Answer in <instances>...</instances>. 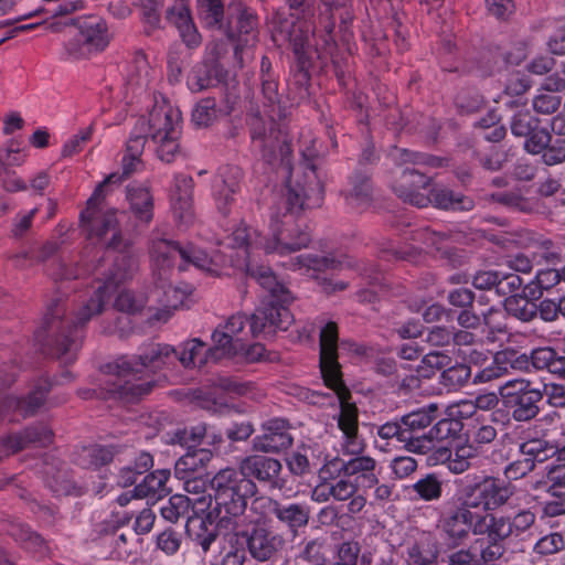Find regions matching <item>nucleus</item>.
Instances as JSON below:
<instances>
[{
    "label": "nucleus",
    "instance_id": "11",
    "mask_svg": "<svg viewBox=\"0 0 565 565\" xmlns=\"http://www.w3.org/2000/svg\"><path fill=\"white\" fill-rule=\"evenodd\" d=\"M248 124L252 142L262 152L264 160L269 163L278 158L282 162L287 161L291 152L290 143L273 116L265 118L256 113L250 116Z\"/></svg>",
    "mask_w": 565,
    "mask_h": 565
},
{
    "label": "nucleus",
    "instance_id": "55",
    "mask_svg": "<svg viewBox=\"0 0 565 565\" xmlns=\"http://www.w3.org/2000/svg\"><path fill=\"white\" fill-rule=\"evenodd\" d=\"M191 509L192 503L186 495L174 494L160 508V513L164 520L177 523L180 518H188Z\"/></svg>",
    "mask_w": 565,
    "mask_h": 565
},
{
    "label": "nucleus",
    "instance_id": "18",
    "mask_svg": "<svg viewBox=\"0 0 565 565\" xmlns=\"http://www.w3.org/2000/svg\"><path fill=\"white\" fill-rule=\"evenodd\" d=\"M153 262V284L154 288L151 296L166 308L177 309L186 295L192 292V287L185 285L184 288L172 285L173 266L158 264Z\"/></svg>",
    "mask_w": 565,
    "mask_h": 565
},
{
    "label": "nucleus",
    "instance_id": "7",
    "mask_svg": "<svg viewBox=\"0 0 565 565\" xmlns=\"http://www.w3.org/2000/svg\"><path fill=\"white\" fill-rule=\"evenodd\" d=\"M211 488L215 502L213 512L221 524L243 515L248 498L256 492L254 481L231 468L218 471L211 480Z\"/></svg>",
    "mask_w": 565,
    "mask_h": 565
},
{
    "label": "nucleus",
    "instance_id": "14",
    "mask_svg": "<svg viewBox=\"0 0 565 565\" xmlns=\"http://www.w3.org/2000/svg\"><path fill=\"white\" fill-rule=\"evenodd\" d=\"M512 495L510 486L499 479L487 477L479 482L466 486L456 499L470 511L482 509L483 513H489L507 504Z\"/></svg>",
    "mask_w": 565,
    "mask_h": 565
},
{
    "label": "nucleus",
    "instance_id": "57",
    "mask_svg": "<svg viewBox=\"0 0 565 565\" xmlns=\"http://www.w3.org/2000/svg\"><path fill=\"white\" fill-rule=\"evenodd\" d=\"M221 116L214 98L201 99L193 109L192 121L198 127H207Z\"/></svg>",
    "mask_w": 565,
    "mask_h": 565
},
{
    "label": "nucleus",
    "instance_id": "1",
    "mask_svg": "<svg viewBox=\"0 0 565 565\" xmlns=\"http://www.w3.org/2000/svg\"><path fill=\"white\" fill-rule=\"evenodd\" d=\"M104 198L87 201V209L82 212L81 221L89 237L105 242L108 250L117 252L111 266L97 277L99 285L94 296L77 311L74 319L65 318L66 306L62 298L53 299L46 308L42 326L35 332V341L43 353L68 364L75 361L79 348L78 329L94 316L104 310L106 301L120 284L131 279L137 270V259L131 250V242L122 237L115 211L97 209V202Z\"/></svg>",
    "mask_w": 565,
    "mask_h": 565
},
{
    "label": "nucleus",
    "instance_id": "5",
    "mask_svg": "<svg viewBox=\"0 0 565 565\" xmlns=\"http://www.w3.org/2000/svg\"><path fill=\"white\" fill-rule=\"evenodd\" d=\"M338 324L327 322L319 333V365L326 385L334 391L340 402L338 426L344 435L343 454H363L365 444L359 438L358 408L350 403V391L342 380L341 365L338 361Z\"/></svg>",
    "mask_w": 565,
    "mask_h": 565
},
{
    "label": "nucleus",
    "instance_id": "6",
    "mask_svg": "<svg viewBox=\"0 0 565 565\" xmlns=\"http://www.w3.org/2000/svg\"><path fill=\"white\" fill-rule=\"evenodd\" d=\"M145 124L146 141L148 138L154 145V152L159 160L171 163L181 153V113L169 104L156 105L149 118L140 117L136 125Z\"/></svg>",
    "mask_w": 565,
    "mask_h": 565
},
{
    "label": "nucleus",
    "instance_id": "44",
    "mask_svg": "<svg viewBox=\"0 0 565 565\" xmlns=\"http://www.w3.org/2000/svg\"><path fill=\"white\" fill-rule=\"evenodd\" d=\"M342 266V262L331 256L319 255H299L290 260V267L295 270H305L306 273L326 271L337 269Z\"/></svg>",
    "mask_w": 565,
    "mask_h": 565
},
{
    "label": "nucleus",
    "instance_id": "16",
    "mask_svg": "<svg viewBox=\"0 0 565 565\" xmlns=\"http://www.w3.org/2000/svg\"><path fill=\"white\" fill-rule=\"evenodd\" d=\"M145 127V124L135 125L130 137L127 140L124 157L121 159V173L114 172L98 184L93 193V200H96L102 195L106 185L120 183L142 167L141 154L146 146Z\"/></svg>",
    "mask_w": 565,
    "mask_h": 565
},
{
    "label": "nucleus",
    "instance_id": "45",
    "mask_svg": "<svg viewBox=\"0 0 565 565\" xmlns=\"http://www.w3.org/2000/svg\"><path fill=\"white\" fill-rule=\"evenodd\" d=\"M199 17L204 26L211 30H223L224 6L221 0H198Z\"/></svg>",
    "mask_w": 565,
    "mask_h": 565
},
{
    "label": "nucleus",
    "instance_id": "43",
    "mask_svg": "<svg viewBox=\"0 0 565 565\" xmlns=\"http://www.w3.org/2000/svg\"><path fill=\"white\" fill-rule=\"evenodd\" d=\"M245 561L246 550L238 533L234 532L228 535L211 565H244Z\"/></svg>",
    "mask_w": 565,
    "mask_h": 565
},
{
    "label": "nucleus",
    "instance_id": "60",
    "mask_svg": "<svg viewBox=\"0 0 565 565\" xmlns=\"http://www.w3.org/2000/svg\"><path fill=\"white\" fill-rule=\"evenodd\" d=\"M46 484L56 495H68L75 489L74 481L66 470L57 469L56 472L46 470Z\"/></svg>",
    "mask_w": 565,
    "mask_h": 565
},
{
    "label": "nucleus",
    "instance_id": "37",
    "mask_svg": "<svg viewBox=\"0 0 565 565\" xmlns=\"http://www.w3.org/2000/svg\"><path fill=\"white\" fill-rule=\"evenodd\" d=\"M127 199L132 212L139 220L147 223L151 221L153 198L147 186L129 185L127 188Z\"/></svg>",
    "mask_w": 565,
    "mask_h": 565
},
{
    "label": "nucleus",
    "instance_id": "19",
    "mask_svg": "<svg viewBox=\"0 0 565 565\" xmlns=\"http://www.w3.org/2000/svg\"><path fill=\"white\" fill-rule=\"evenodd\" d=\"M512 371L527 372L526 353L513 349L501 350L493 355L491 364L475 375L473 383H488L509 375Z\"/></svg>",
    "mask_w": 565,
    "mask_h": 565
},
{
    "label": "nucleus",
    "instance_id": "56",
    "mask_svg": "<svg viewBox=\"0 0 565 565\" xmlns=\"http://www.w3.org/2000/svg\"><path fill=\"white\" fill-rule=\"evenodd\" d=\"M540 119L529 109L516 110L510 119V129L513 136L525 138L539 128Z\"/></svg>",
    "mask_w": 565,
    "mask_h": 565
},
{
    "label": "nucleus",
    "instance_id": "61",
    "mask_svg": "<svg viewBox=\"0 0 565 565\" xmlns=\"http://www.w3.org/2000/svg\"><path fill=\"white\" fill-rule=\"evenodd\" d=\"M478 456V449L472 444L457 447L452 459L449 460L448 469L452 473H462L470 467V459Z\"/></svg>",
    "mask_w": 565,
    "mask_h": 565
},
{
    "label": "nucleus",
    "instance_id": "23",
    "mask_svg": "<svg viewBox=\"0 0 565 565\" xmlns=\"http://www.w3.org/2000/svg\"><path fill=\"white\" fill-rule=\"evenodd\" d=\"M52 430L46 426H31L21 433L3 438L2 448L8 454H14L29 446L46 447L52 443Z\"/></svg>",
    "mask_w": 565,
    "mask_h": 565
},
{
    "label": "nucleus",
    "instance_id": "28",
    "mask_svg": "<svg viewBox=\"0 0 565 565\" xmlns=\"http://www.w3.org/2000/svg\"><path fill=\"white\" fill-rule=\"evenodd\" d=\"M213 513L212 511L205 516L198 514L188 516L185 523V533L205 553L218 535L217 525L212 519Z\"/></svg>",
    "mask_w": 565,
    "mask_h": 565
},
{
    "label": "nucleus",
    "instance_id": "31",
    "mask_svg": "<svg viewBox=\"0 0 565 565\" xmlns=\"http://www.w3.org/2000/svg\"><path fill=\"white\" fill-rule=\"evenodd\" d=\"M212 457L213 454L210 449L189 446L188 451L177 460L174 473L179 479H186L194 473H201Z\"/></svg>",
    "mask_w": 565,
    "mask_h": 565
},
{
    "label": "nucleus",
    "instance_id": "39",
    "mask_svg": "<svg viewBox=\"0 0 565 565\" xmlns=\"http://www.w3.org/2000/svg\"><path fill=\"white\" fill-rule=\"evenodd\" d=\"M152 73H154V71L150 67L146 55L143 53H137L129 66L127 86L132 93L146 90L151 83Z\"/></svg>",
    "mask_w": 565,
    "mask_h": 565
},
{
    "label": "nucleus",
    "instance_id": "17",
    "mask_svg": "<svg viewBox=\"0 0 565 565\" xmlns=\"http://www.w3.org/2000/svg\"><path fill=\"white\" fill-rule=\"evenodd\" d=\"M241 477L257 480L269 489H282L285 479L281 477V462L264 455H250L244 457L238 463Z\"/></svg>",
    "mask_w": 565,
    "mask_h": 565
},
{
    "label": "nucleus",
    "instance_id": "21",
    "mask_svg": "<svg viewBox=\"0 0 565 565\" xmlns=\"http://www.w3.org/2000/svg\"><path fill=\"white\" fill-rule=\"evenodd\" d=\"M193 179L190 175L178 174L171 189V206L174 217L180 225L188 226L193 222Z\"/></svg>",
    "mask_w": 565,
    "mask_h": 565
},
{
    "label": "nucleus",
    "instance_id": "4",
    "mask_svg": "<svg viewBox=\"0 0 565 565\" xmlns=\"http://www.w3.org/2000/svg\"><path fill=\"white\" fill-rule=\"evenodd\" d=\"M177 350L166 343H148L141 348V353L134 356H120L108 363L106 373L114 379L107 383L106 392L109 398L124 403H135L150 393L152 381L143 380L147 370H158L173 363Z\"/></svg>",
    "mask_w": 565,
    "mask_h": 565
},
{
    "label": "nucleus",
    "instance_id": "34",
    "mask_svg": "<svg viewBox=\"0 0 565 565\" xmlns=\"http://www.w3.org/2000/svg\"><path fill=\"white\" fill-rule=\"evenodd\" d=\"M76 23V34L92 52L100 51L108 44L106 26L98 18L78 19Z\"/></svg>",
    "mask_w": 565,
    "mask_h": 565
},
{
    "label": "nucleus",
    "instance_id": "13",
    "mask_svg": "<svg viewBox=\"0 0 565 565\" xmlns=\"http://www.w3.org/2000/svg\"><path fill=\"white\" fill-rule=\"evenodd\" d=\"M225 33L230 41H236L234 55L243 63V53L258 41V19L256 13L243 2H233L227 8Z\"/></svg>",
    "mask_w": 565,
    "mask_h": 565
},
{
    "label": "nucleus",
    "instance_id": "26",
    "mask_svg": "<svg viewBox=\"0 0 565 565\" xmlns=\"http://www.w3.org/2000/svg\"><path fill=\"white\" fill-rule=\"evenodd\" d=\"M242 172L237 167L222 171L214 182V198L216 207L224 216L228 215L234 194L239 190Z\"/></svg>",
    "mask_w": 565,
    "mask_h": 565
},
{
    "label": "nucleus",
    "instance_id": "25",
    "mask_svg": "<svg viewBox=\"0 0 565 565\" xmlns=\"http://www.w3.org/2000/svg\"><path fill=\"white\" fill-rule=\"evenodd\" d=\"M344 466V477H349L362 489H371L379 483L376 475V460L371 456L362 454L351 455Z\"/></svg>",
    "mask_w": 565,
    "mask_h": 565
},
{
    "label": "nucleus",
    "instance_id": "64",
    "mask_svg": "<svg viewBox=\"0 0 565 565\" xmlns=\"http://www.w3.org/2000/svg\"><path fill=\"white\" fill-rule=\"evenodd\" d=\"M541 162L546 167H554L565 163V139L552 138L548 147L541 157Z\"/></svg>",
    "mask_w": 565,
    "mask_h": 565
},
{
    "label": "nucleus",
    "instance_id": "50",
    "mask_svg": "<svg viewBox=\"0 0 565 565\" xmlns=\"http://www.w3.org/2000/svg\"><path fill=\"white\" fill-rule=\"evenodd\" d=\"M530 297L514 295L508 297L504 301L505 310L516 319L523 322H530L537 316L536 303L530 301Z\"/></svg>",
    "mask_w": 565,
    "mask_h": 565
},
{
    "label": "nucleus",
    "instance_id": "46",
    "mask_svg": "<svg viewBox=\"0 0 565 565\" xmlns=\"http://www.w3.org/2000/svg\"><path fill=\"white\" fill-rule=\"evenodd\" d=\"M184 367L202 366L209 360L216 362L209 350L204 351V343L199 339H193L184 343L181 352L177 351V359Z\"/></svg>",
    "mask_w": 565,
    "mask_h": 565
},
{
    "label": "nucleus",
    "instance_id": "40",
    "mask_svg": "<svg viewBox=\"0 0 565 565\" xmlns=\"http://www.w3.org/2000/svg\"><path fill=\"white\" fill-rule=\"evenodd\" d=\"M170 478V471L166 469L156 470L149 475H147L142 482L137 484L132 492H135L136 498H160L168 493L166 483Z\"/></svg>",
    "mask_w": 565,
    "mask_h": 565
},
{
    "label": "nucleus",
    "instance_id": "20",
    "mask_svg": "<svg viewBox=\"0 0 565 565\" xmlns=\"http://www.w3.org/2000/svg\"><path fill=\"white\" fill-rule=\"evenodd\" d=\"M292 444L289 424L286 419L274 418L263 425V434L253 439L254 449L262 452H279Z\"/></svg>",
    "mask_w": 565,
    "mask_h": 565
},
{
    "label": "nucleus",
    "instance_id": "15",
    "mask_svg": "<svg viewBox=\"0 0 565 565\" xmlns=\"http://www.w3.org/2000/svg\"><path fill=\"white\" fill-rule=\"evenodd\" d=\"M246 552L257 562H274L284 551L285 537L265 524L237 531Z\"/></svg>",
    "mask_w": 565,
    "mask_h": 565
},
{
    "label": "nucleus",
    "instance_id": "52",
    "mask_svg": "<svg viewBox=\"0 0 565 565\" xmlns=\"http://www.w3.org/2000/svg\"><path fill=\"white\" fill-rule=\"evenodd\" d=\"M471 377V367L466 363H456L445 369L439 383L448 391H458L463 387Z\"/></svg>",
    "mask_w": 565,
    "mask_h": 565
},
{
    "label": "nucleus",
    "instance_id": "29",
    "mask_svg": "<svg viewBox=\"0 0 565 565\" xmlns=\"http://www.w3.org/2000/svg\"><path fill=\"white\" fill-rule=\"evenodd\" d=\"M344 200L349 206L355 210H363L372 201L373 186L365 172L355 171L349 180L348 188L342 191Z\"/></svg>",
    "mask_w": 565,
    "mask_h": 565
},
{
    "label": "nucleus",
    "instance_id": "35",
    "mask_svg": "<svg viewBox=\"0 0 565 565\" xmlns=\"http://www.w3.org/2000/svg\"><path fill=\"white\" fill-rule=\"evenodd\" d=\"M408 491L415 500L424 502H437L441 499L444 492V481L439 475L429 472L422 476L414 482Z\"/></svg>",
    "mask_w": 565,
    "mask_h": 565
},
{
    "label": "nucleus",
    "instance_id": "36",
    "mask_svg": "<svg viewBox=\"0 0 565 565\" xmlns=\"http://www.w3.org/2000/svg\"><path fill=\"white\" fill-rule=\"evenodd\" d=\"M431 203L445 210L471 211L475 207V201L467 195L456 193L445 186H434L430 189Z\"/></svg>",
    "mask_w": 565,
    "mask_h": 565
},
{
    "label": "nucleus",
    "instance_id": "49",
    "mask_svg": "<svg viewBox=\"0 0 565 565\" xmlns=\"http://www.w3.org/2000/svg\"><path fill=\"white\" fill-rule=\"evenodd\" d=\"M520 452L536 466L537 462H544L553 457L556 452V448L545 439L534 438L523 441L520 445Z\"/></svg>",
    "mask_w": 565,
    "mask_h": 565
},
{
    "label": "nucleus",
    "instance_id": "51",
    "mask_svg": "<svg viewBox=\"0 0 565 565\" xmlns=\"http://www.w3.org/2000/svg\"><path fill=\"white\" fill-rule=\"evenodd\" d=\"M390 157L398 166H429L439 167L441 166V159L420 152L411 151L405 148L395 147L391 152Z\"/></svg>",
    "mask_w": 565,
    "mask_h": 565
},
{
    "label": "nucleus",
    "instance_id": "2",
    "mask_svg": "<svg viewBox=\"0 0 565 565\" xmlns=\"http://www.w3.org/2000/svg\"><path fill=\"white\" fill-rule=\"evenodd\" d=\"M246 270L247 276L265 292L262 303L249 319L242 313L234 315L213 332V345L209 349V354L215 361L242 350L243 341H246L249 334L257 337L263 332L287 330L292 322L289 305L294 296L286 284L268 266L248 263Z\"/></svg>",
    "mask_w": 565,
    "mask_h": 565
},
{
    "label": "nucleus",
    "instance_id": "59",
    "mask_svg": "<svg viewBox=\"0 0 565 565\" xmlns=\"http://www.w3.org/2000/svg\"><path fill=\"white\" fill-rule=\"evenodd\" d=\"M552 134L546 128H536L531 135L525 137L523 149L532 156H543L552 140Z\"/></svg>",
    "mask_w": 565,
    "mask_h": 565
},
{
    "label": "nucleus",
    "instance_id": "47",
    "mask_svg": "<svg viewBox=\"0 0 565 565\" xmlns=\"http://www.w3.org/2000/svg\"><path fill=\"white\" fill-rule=\"evenodd\" d=\"M260 82H262V93L264 98L266 99L268 106L273 107V113H275V107H279L280 95L278 93V83L274 73L271 72V63L267 56H263L260 64ZM280 108H278L279 110Z\"/></svg>",
    "mask_w": 565,
    "mask_h": 565
},
{
    "label": "nucleus",
    "instance_id": "10",
    "mask_svg": "<svg viewBox=\"0 0 565 565\" xmlns=\"http://www.w3.org/2000/svg\"><path fill=\"white\" fill-rule=\"evenodd\" d=\"M151 257L157 259L160 265H171L174 267L175 259L179 257L180 263L178 269L185 270L188 265L206 271L216 273L217 260L210 256L205 250L196 248L192 244L182 246L180 243L167 238H158L152 241Z\"/></svg>",
    "mask_w": 565,
    "mask_h": 565
},
{
    "label": "nucleus",
    "instance_id": "32",
    "mask_svg": "<svg viewBox=\"0 0 565 565\" xmlns=\"http://www.w3.org/2000/svg\"><path fill=\"white\" fill-rule=\"evenodd\" d=\"M438 417V405L431 403L401 417L403 428L409 434L412 440L422 439L423 433Z\"/></svg>",
    "mask_w": 565,
    "mask_h": 565
},
{
    "label": "nucleus",
    "instance_id": "53",
    "mask_svg": "<svg viewBox=\"0 0 565 565\" xmlns=\"http://www.w3.org/2000/svg\"><path fill=\"white\" fill-rule=\"evenodd\" d=\"M402 419L386 422L385 424L377 427V436L384 440L396 439L402 443L405 450L408 452L416 454V440H412V437L403 428Z\"/></svg>",
    "mask_w": 565,
    "mask_h": 565
},
{
    "label": "nucleus",
    "instance_id": "33",
    "mask_svg": "<svg viewBox=\"0 0 565 565\" xmlns=\"http://www.w3.org/2000/svg\"><path fill=\"white\" fill-rule=\"evenodd\" d=\"M114 459L111 448L102 445H88L77 448L73 454V461L83 469H98Z\"/></svg>",
    "mask_w": 565,
    "mask_h": 565
},
{
    "label": "nucleus",
    "instance_id": "8",
    "mask_svg": "<svg viewBox=\"0 0 565 565\" xmlns=\"http://www.w3.org/2000/svg\"><path fill=\"white\" fill-rule=\"evenodd\" d=\"M490 514L470 511L461 501L454 498L445 504L440 514V529L452 546L468 540L470 533L489 542Z\"/></svg>",
    "mask_w": 565,
    "mask_h": 565
},
{
    "label": "nucleus",
    "instance_id": "38",
    "mask_svg": "<svg viewBox=\"0 0 565 565\" xmlns=\"http://www.w3.org/2000/svg\"><path fill=\"white\" fill-rule=\"evenodd\" d=\"M50 390V382L46 379L40 380L26 398L10 397L9 404L14 406L24 417L32 416L43 405Z\"/></svg>",
    "mask_w": 565,
    "mask_h": 565
},
{
    "label": "nucleus",
    "instance_id": "30",
    "mask_svg": "<svg viewBox=\"0 0 565 565\" xmlns=\"http://www.w3.org/2000/svg\"><path fill=\"white\" fill-rule=\"evenodd\" d=\"M226 72L218 63L203 62L196 64L188 76V86L192 92H202L220 84Z\"/></svg>",
    "mask_w": 565,
    "mask_h": 565
},
{
    "label": "nucleus",
    "instance_id": "62",
    "mask_svg": "<svg viewBox=\"0 0 565 565\" xmlns=\"http://www.w3.org/2000/svg\"><path fill=\"white\" fill-rule=\"evenodd\" d=\"M451 358L440 351H433L424 355L418 372L424 377H429L431 373L445 370L449 366Z\"/></svg>",
    "mask_w": 565,
    "mask_h": 565
},
{
    "label": "nucleus",
    "instance_id": "12",
    "mask_svg": "<svg viewBox=\"0 0 565 565\" xmlns=\"http://www.w3.org/2000/svg\"><path fill=\"white\" fill-rule=\"evenodd\" d=\"M535 513L524 509L510 515L490 514L488 550L483 554L490 559H500L507 552L505 541L520 536L535 523Z\"/></svg>",
    "mask_w": 565,
    "mask_h": 565
},
{
    "label": "nucleus",
    "instance_id": "9",
    "mask_svg": "<svg viewBox=\"0 0 565 565\" xmlns=\"http://www.w3.org/2000/svg\"><path fill=\"white\" fill-rule=\"evenodd\" d=\"M499 396L512 418L515 422L525 423L540 414L544 393L541 388L535 387L530 380L516 379L501 385Z\"/></svg>",
    "mask_w": 565,
    "mask_h": 565
},
{
    "label": "nucleus",
    "instance_id": "41",
    "mask_svg": "<svg viewBox=\"0 0 565 565\" xmlns=\"http://www.w3.org/2000/svg\"><path fill=\"white\" fill-rule=\"evenodd\" d=\"M562 276L561 270L556 267L541 269L536 273L535 279L524 287L526 297L532 300H537L543 296L544 291H550L552 288L561 285Z\"/></svg>",
    "mask_w": 565,
    "mask_h": 565
},
{
    "label": "nucleus",
    "instance_id": "54",
    "mask_svg": "<svg viewBox=\"0 0 565 565\" xmlns=\"http://www.w3.org/2000/svg\"><path fill=\"white\" fill-rule=\"evenodd\" d=\"M235 246L244 247L249 254L254 249H263L266 253L267 236L250 227H238L233 232Z\"/></svg>",
    "mask_w": 565,
    "mask_h": 565
},
{
    "label": "nucleus",
    "instance_id": "63",
    "mask_svg": "<svg viewBox=\"0 0 565 565\" xmlns=\"http://www.w3.org/2000/svg\"><path fill=\"white\" fill-rule=\"evenodd\" d=\"M162 6L161 0H142L141 19L145 24V32L150 35L153 31L160 29L159 8Z\"/></svg>",
    "mask_w": 565,
    "mask_h": 565
},
{
    "label": "nucleus",
    "instance_id": "58",
    "mask_svg": "<svg viewBox=\"0 0 565 565\" xmlns=\"http://www.w3.org/2000/svg\"><path fill=\"white\" fill-rule=\"evenodd\" d=\"M486 550H488V541L483 540L479 558L470 548H462L449 555L448 565H488L495 562L497 559L486 557V554H483L487 552Z\"/></svg>",
    "mask_w": 565,
    "mask_h": 565
},
{
    "label": "nucleus",
    "instance_id": "48",
    "mask_svg": "<svg viewBox=\"0 0 565 565\" xmlns=\"http://www.w3.org/2000/svg\"><path fill=\"white\" fill-rule=\"evenodd\" d=\"M534 489L544 488L551 498L565 499V463L550 468L544 480L535 482Z\"/></svg>",
    "mask_w": 565,
    "mask_h": 565
},
{
    "label": "nucleus",
    "instance_id": "22",
    "mask_svg": "<svg viewBox=\"0 0 565 565\" xmlns=\"http://www.w3.org/2000/svg\"><path fill=\"white\" fill-rule=\"evenodd\" d=\"M166 19L178 29L183 43L188 47L195 49L201 44L202 36L192 20L190 8L185 0H175L167 9Z\"/></svg>",
    "mask_w": 565,
    "mask_h": 565
},
{
    "label": "nucleus",
    "instance_id": "27",
    "mask_svg": "<svg viewBox=\"0 0 565 565\" xmlns=\"http://www.w3.org/2000/svg\"><path fill=\"white\" fill-rule=\"evenodd\" d=\"M269 511L275 518L285 524L290 532L297 533L298 529L309 523L310 510L300 503L282 504L277 500L266 499Z\"/></svg>",
    "mask_w": 565,
    "mask_h": 565
},
{
    "label": "nucleus",
    "instance_id": "24",
    "mask_svg": "<svg viewBox=\"0 0 565 565\" xmlns=\"http://www.w3.org/2000/svg\"><path fill=\"white\" fill-rule=\"evenodd\" d=\"M461 428L462 424L458 419L443 418L438 420L426 433H423L422 439L416 440V454H428L436 448L438 443L457 437Z\"/></svg>",
    "mask_w": 565,
    "mask_h": 565
},
{
    "label": "nucleus",
    "instance_id": "3",
    "mask_svg": "<svg viewBox=\"0 0 565 565\" xmlns=\"http://www.w3.org/2000/svg\"><path fill=\"white\" fill-rule=\"evenodd\" d=\"M323 185L313 174L306 189L296 182L274 203L270 212L266 254L287 255L305 248L311 242V233L301 213L321 205Z\"/></svg>",
    "mask_w": 565,
    "mask_h": 565
},
{
    "label": "nucleus",
    "instance_id": "42",
    "mask_svg": "<svg viewBox=\"0 0 565 565\" xmlns=\"http://www.w3.org/2000/svg\"><path fill=\"white\" fill-rule=\"evenodd\" d=\"M527 358V372L531 370L535 371H547L552 374H556L559 363L563 359L557 352L551 347H540L526 354Z\"/></svg>",
    "mask_w": 565,
    "mask_h": 565
}]
</instances>
